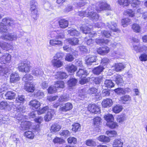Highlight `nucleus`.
<instances>
[{
	"label": "nucleus",
	"instance_id": "obj_1",
	"mask_svg": "<svg viewBox=\"0 0 147 147\" xmlns=\"http://www.w3.org/2000/svg\"><path fill=\"white\" fill-rule=\"evenodd\" d=\"M31 66L29 61H22L18 64V68L20 71L28 72L30 70Z\"/></svg>",
	"mask_w": 147,
	"mask_h": 147
},
{
	"label": "nucleus",
	"instance_id": "obj_2",
	"mask_svg": "<svg viewBox=\"0 0 147 147\" xmlns=\"http://www.w3.org/2000/svg\"><path fill=\"white\" fill-rule=\"evenodd\" d=\"M92 10L91 6H89L87 9L88 12L87 17H89L91 20L97 21L99 18V16L98 14L94 11H91Z\"/></svg>",
	"mask_w": 147,
	"mask_h": 147
},
{
	"label": "nucleus",
	"instance_id": "obj_3",
	"mask_svg": "<svg viewBox=\"0 0 147 147\" xmlns=\"http://www.w3.org/2000/svg\"><path fill=\"white\" fill-rule=\"evenodd\" d=\"M97 5H96V10L98 11L110 9V5L108 4L105 1L100 2L99 3V4Z\"/></svg>",
	"mask_w": 147,
	"mask_h": 147
},
{
	"label": "nucleus",
	"instance_id": "obj_4",
	"mask_svg": "<svg viewBox=\"0 0 147 147\" xmlns=\"http://www.w3.org/2000/svg\"><path fill=\"white\" fill-rule=\"evenodd\" d=\"M1 38L5 40L10 41L15 40H16L18 37L16 34L14 33H7L1 36Z\"/></svg>",
	"mask_w": 147,
	"mask_h": 147
},
{
	"label": "nucleus",
	"instance_id": "obj_5",
	"mask_svg": "<svg viewBox=\"0 0 147 147\" xmlns=\"http://www.w3.org/2000/svg\"><path fill=\"white\" fill-rule=\"evenodd\" d=\"M91 28V26L90 27H88L87 26H85L84 25H83L80 27V29L82 31L83 33L85 34H88L89 36L90 37H94L96 35V33L94 32L92 33V32H90V30Z\"/></svg>",
	"mask_w": 147,
	"mask_h": 147
},
{
	"label": "nucleus",
	"instance_id": "obj_6",
	"mask_svg": "<svg viewBox=\"0 0 147 147\" xmlns=\"http://www.w3.org/2000/svg\"><path fill=\"white\" fill-rule=\"evenodd\" d=\"M3 25L4 26H6L12 27V28L14 27L15 22L14 20L9 18H5L2 20Z\"/></svg>",
	"mask_w": 147,
	"mask_h": 147
},
{
	"label": "nucleus",
	"instance_id": "obj_7",
	"mask_svg": "<svg viewBox=\"0 0 147 147\" xmlns=\"http://www.w3.org/2000/svg\"><path fill=\"white\" fill-rule=\"evenodd\" d=\"M88 109L90 112L95 114L99 113L100 112L99 107L95 104L89 105Z\"/></svg>",
	"mask_w": 147,
	"mask_h": 147
},
{
	"label": "nucleus",
	"instance_id": "obj_8",
	"mask_svg": "<svg viewBox=\"0 0 147 147\" xmlns=\"http://www.w3.org/2000/svg\"><path fill=\"white\" fill-rule=\"evenodd\" d=\"M11 59V56L9 54L6 53L5 54L1 57L0 62L2 64H5L6 63H9Z\"/></svg>",
	"mask_w": 147,
	"mask_h": 147
},
{
	"label": "nucleus",
	"instance_id": "obj_9",
	"mask_svg": "<svg viewBox=\"0 0 147 147\" xmlns=\"http://www.w3.org/2000/svg\"><path fill=\"white\" fill-rule=\"evenodd\" d=\"M55 113V111L53 109H48L47 114L44 117V119L45 121H48L51 120Z\"/></svg>",
	"mask_w": 147,
	"mask_h": 147
},
{
	"label": "nucleus",
	"instance_id": "obj_10",
	"mask_svg": "<svg viewBox=\"0 0 147 147\" xmlns=\"http://www.w3.org/2000/svg\"><path fill=\"white\" fill-rule=\"evenodd\" d=\"M96 57L94 55H89L86 57L85 62L87 65H91L96 61Z\"/></svg>",
	"mask_w": 147,
	"mask_h": 147
},
{
	"label": "nucleus",
	"instance_id": "obj_11",
	"mask_svg": "<svg viewBox=\"0 0 147 147\" xmlns=\"http://www.w3.org/2000/svg\"><path fill=\"white\" fill-rule=\"evenodd\" d=\"M72 108V104L70 102H67L64 105L61 106L60 110L62 111L65 112L71 109Z\"/></svg>",
	"mask_w": 147,
	"mask_h": 147
},
{
	"label": "nucleus",
	"instance_id": "obj_12",
	"mask_svg": "<svg viewBox=\"0 0 147 147\" xmlns=\"http://www.w3.org/2000/svg\"><path fill=\"white\" fill-rule=\"evenodd\" d=\"M89 73L88 71L85 69H79L78 71L77 72V76L80 78H85Z\"/></svg>",
	"mask_w": 147,
	"mask_h": 147
},
{
	"label": "nucleus",
	"instance_id": "obj_13",
	"mask_svg": "<svg viewBox=\"0 0 147 147\" xmlns=\"http://www.w3.org/2000/svg\"><path fill=\"white\" fill-rule=\"evenodd\" d=\"M52 65L55 67H60L63 65V63L60 59L53 58L51 61Z\"/></svg>",
	"mask_w": 147,
	"mask_h": 147
},
{
	"label": "nucleus",
	"instance_id": "obj_14",
	"mask_svg": "<svg viewBox=\"0 0 147 147\" xmlns=\"http://www.w3.org/2000/svg\"><path fill=\"white\" fill-rule=\"evenodd\" d=\"M109 28L113 32H119L120 31L117 28V24L114 22H111L110 23H108L107 24Z\"/></svg>",
	"mask_w": 147,
	"mask_h": 147
},
{
	"label": "nucleus",
	"instance_id": "obj_15",
	"mask_svg": "<svg viewBox=\"0 0 147 147\" xmlns=\"http://www.w3.org/2000/svg\"><path fill=\"white\" fill-rule=\"evenodd\" d=\"M109 51V48L105 47H100L98 48L97 50V52L98 53L101 55H104L108 53Z\"/></svg>",
	"mask_w": 147,
	"mask_h": 147
},
{
	"label": "nucleus",
	"instance_id": "obj_16",
	"mask_svg": "<svg viewBox=\"0 0 147 147\" xmlns=\"http://www.w3.org/2000/svg\"><path fill=\"white\" fill-rule=\"evenodd\" d=\"M24 89L26 91L31 92H33L35 89L34 86L31 83H26Z\"/></svg>",
	"mask_w": 147,
	"mask_h": 147
},
{
	"label": "nucleus",
	"instance_id": "obj_17",
	"mask_svg": "<svg viewBox=\"0 0 147 147\" xmlns=\"http://www.w3.org/2000/svg\"><path fill=\"white\" fill-rule=\"evenodd\" d=\"M113 104L112 100L109 98L104 100L102 103V106L105 108L111 107Z\"/></svg>",
	"mask_w": 147,
	"mask_h": 147
},
{
	"label": "nucleus",
	"instance_id": "obj_18",
	"mask_svg": "<svg viewBox=\"0 0 147 147\" xmlns=\"http://www.w3.org/2000/svg\"><path fill=\"white\" fill-rule=\"evenodd\" d=\"M54 77L56 79H63L66 78L67 77V76L66 73L64 72L58 71L54 75Z\"/></svg>",
	"mask_w": 147,
	"mask_h": 147
},
{
	"label": "nucleus",
	"instance_id": "obj_19",
	"mask_svg": "<svg viewBox=\"0 0 147 147\" xmlns=\"http://www.w3.org/2000/svg\"><path fill=\"white\" fill-rule=\"evenodd\" d=\"M19 76L16 73H13L10 76V81L11 83H16L20 80Z\"/></svg>",
	"mask_w": 147,
	"mask_h": 147
},
{
	"label": "nucleus",
	"instance_id": "obj_20",
	"mask_svg": "<svg viewBox=\"0 0 147 147\" xmlns=\"http://www.w3.org/2000/svg\"><path fill=\"white\" fill-rule=\"evenodd\" d=\"M131 100V97L129 95H125L120 98L119 100L123 104H125L126 102H129Z\"/></svg>",
	"mask_w": 147,
	"mask_h": 147
},
{
	"label": "nucleus",
	"instance_id": "obj_21",
	"mask_svg": "<svg viewBox=\"0 0 147 147\" xmlns=\"http://www.w3.org/2000/svg\"><path fill=\"white\" fill-rule=\"evenodd\" d=\"M66 41L68 43L73 45H77L79 42L78 38H68L66 40Z\"/></svg>",
	"mask_w": 147,
	"mask_h": 147
},
{
	"label": "nucleus",
	"instance_id": "obj_22",
	"mask_svg": "<svg viewBox=\"0 0 147 147\" xmlns=\"http://www.w3.org/2000/svg\"><path fill=\"white\" fill-rule=\"evenodd\" d=\"M16 94L13 91H9L5 94V98L6 99L11 100L15 98Z\"/></svg>",
	"mask_w": 147,
	"mask_h": 147
},
{
	"label": "nucleus",
	"instance_id": "obj_23",
	"mask_svg": "<svg viewBox=\"0 0 147 147\" xmlns=\"http://www.w3.org/2000/svg\"><path fill=\"white\" fill-rule=\"evenodd\" d=\"M66 69L69 72L73 73L76 71L77 68L76 67L73 65L69 64L67 65L66 67Z\"/></svg>",
	"mask_w": 147,
	"mask_h": 147
},
{
	"label": "nucleus",
	"instance_id": "obj_24",
	"mask_svg": "<svg viewBox=\"0 0 147 147\" xmlns=\"http://www.w3.org/2000/svg\"><path fill=\"white\" fill-rule=\"evenodd\" d=\"M97 139L99 141L105 143L108 142L110 140V139L108 137L104 135L100 136Z\"/></svg>",
	"mask_w": 147,
	"mask_h": 147
},
{
	"label": "nucleus",
	"instance_id": "obj_25",
	"mask_svg": "<svg viewBox=\"0 0 147 147\" xmlns=\"http://www.w3.org/2000/svg\"><path fill=\"white\" fill-rule=\"evenodd\" d=\"M49 43L50 45L52 46L55 45L62 46V42L61 40L57 39L56 37L55 39L51 40Z\"/></svg>",
	"mask_w": 147,
	"mask_h": 147
},
{
	"label": "nucleus",
	"instance_id": "obj_26",
	"mask_svg": "<svg viewBox=\"0 0 147 147\" xmlns=\"http://www.w3.org/2000/svg\"><path fill=\"white\" fill-rule=\"evenodd\" d=\"M30 126V124L28 122H22L20 129L22 130H26L29 129Z\"/></svg>",
	"mask_w": 147,
	"mask_h": 147
},
{
	"label": "nucleus",
	"instance_id": "obj_27",
	"mask_svg": "<svg viewBox=\"0 0 147 147\" xmlns=\"http://www.w3.org/2000/svg\"><path fill=\"white\" fill-rule=\"evenodd\" d=\"M29 105L35 109H38L40 106V102L36 100H31L29 104Z\"/></svg>",
	"mask_w": 147,
	"mask_h": 147
},
{
	"label": "nucleus",
	"instance_id": "obj_28",
	"mask_svg": "<svg viewBox=\"0 0 147 147\" xmlns=\"http://www.w3.org/2000/svg\"><path fill=\"white\" fill-rule=\"evenodd\" d=\"M104 68L103 66L100 65L95 68L93 70V72L95 74L97 75H99L102 72Z\"/></svg>",
	"mask_w": 147,
	"mask_h": 147
},
{
	"label": "nucleus",
	"instance_id": "obj_29",
	"mask_svg": "<svg viewBox=\"0 0 147 147\" xmlns=\"http://www.w3.org/2000/svg\"><path fill=\"white\" fill-rule=\"evenodd\" d=\"M32 74L36 76H38L42 75L43 72L42 70L38 68H35L32 70Z\"/></svg>",
	"mask_w": 147,
	"mask_h": 147
},
{
	"label": "nucleus",
	"instance_id": "obj_30",
	"mask_svg": "<svg viewBox=\"0 0 147 147\" xmlns=\"http://www.w3.org/2000/svg\"><path fill=\"white\" fill-rule=\"evenodd\" d=\"M114 78L116 83L118 85H121L123 82L121 76L119 75L116 74L114 75Z\"/></svg>",
	"mask_w": 147,
	"mask_h": 147
},
{
	"label": "nucleus",
	"instance_id": "obj_31",
	"mask_svg": "<svg viewBox=\"0 0 147 147\" xmlns=\"http://www.w3.org/2000/svg\"><path fill=\"white\" fill-rule=\"evenodd\" d=\"M118 4L123 7H127L130 4V0H118Z\"/></svg>",
	"mask_w": 147,
	"mask_h": 147
},
{
	"label": "nucleus",
	"instance_id": "obj_32",
	"mask_svg": "<svg viewBox=\"0 0 147 147\" xmlns=\"http://www.w3.org/2000/svg\"><path fill=\"white\" fill-rule=\"evenodd\" d=\"M114 67L116 71H121L125 68V66L122 63H119L115 64Z\"/></svg>",
	"mask_w": 147,
	"mask_h": 147
},
{
	"label": "nucleus",
	"instance_id": "obj_33",
	"mask_svg": "<svg viewBox=\"0 0 147 147\" xmlns=\"http://www.w3.org/2000/svg\"><path fill=\"white\" fill-rule=\"evenodd\" d=\"M123 142L120 139L115 140L113 143V147H122Z\"/></svg>",
	"mask_w": 147,
	"mask_h": 147
},
{
	"label": "nucleus",
	"instance_id": "obj_34",
	"mask_svg": "<svg viewBox=\"0 0 147 147\" xmlns=\"http://www.w3.org/2000/svg\"><path fill=\"white\" fill-rule=\"evenodd\" d=\"M59 26L61 28H64L67 27L68 25V21L62 19L59 21Z\"/></svg>",
	"mask_w": 147,
	"mask_h": 147
},
{
	"label": "nucleus",
	"instance_id": "obj_35",
	"mask_svg": "<svg viewBox=\"0 0 147 147\" xmlns=\"http://www.w3.org/2000/svg\"><path fill=\"white\" fill-rule=\"evenodd\" d=\"M101 119L99 117H95L93 119V124L94 126L97 127L99 126L101 124Z\"/></svg>",
	"mask_w": 147,
	"mask_h": 147
},
{
	"label": "nucleus",
	"instance_id": "obj_36",
	"mask_svg": "<svg viewBox=\"0 0 147 147\" xmlns=\"http://www.w3.org/2000/svg\"><path fill=\"white\" fill-rule=\"evenodd\" d=\"M123 107L121 105H117L113 108V112L115 113H118L121 111L123 109Z\"/></svg>",
	"mask_w": 147,
	"mask_h": 147
},
{
	"label": "nucleus",
	"instance_id": "obj_37",
	"mask_svg": "<svg viewBox=\"0 0 147 147\" xmlns=\"http://www.w3.org/2000/svg\"><path fill=\"white\" fill-rule=\"evenodd\" d=\"M77 82V80L74 78H72L68 80L67 82V84L68 86L70 87H72L75 86Z\"/></svg>",
	"mask_w": 147,
	"mask_h": 147
},
{
	"label": "nucleus",
	"instance_id": "obj_38",
	"mask_svg": "<svg viewBox=\"0 0 147 147\" xmlns=\"http://www.w3.org/2000/svg\"><path fill=\"white\" fill-rule=\"evenodd\" d=\"M24 136L28 138L32 139L34 138V134L32 132L27 131L24 133Z\"/></svg>",
	"mask_w": 147,
	"mask_h": 147
},
{
	"label": "nucleus",
	"instance_id": "obj_39",
	"mask_svg": "<svg viewBox=\"0 0 147 147\" xmlns=\"http://www.w3.org/2000/svg\"><path fill=\"white\" fill-rule=\"evenodd\" d=\"M33 79V77L29 74H27L24 75L22 78L23 80L26 83H30L29 81Z\"/></svg>",
	"mask_w": 147,
	"mask_h": 147
},
{
	"label": "nucleus",
	"instance_id": "obj_40",
	"mask_svg": "<svg viewBox=\"0 0 147 147\" xmlns=\"http://www.w3.org/2000/svg\"><path fill=\"white\" fill-rule=\"evenodd\" d=\"M97 91L98 89L97 88L94 87H92L88 89L87 92L90 94H94L95 96H97L98 94Z\"/></svg>",
	"mask_w": 147,
	"mask_h": 147
},
{
	"label": "nucleus",
	"instance_id": "obj_41",
	"mask_svg": "<svg viewBox=\"0 0 147 147\" xmlns=\"http://www.w3.org/2000/svg\"><path fill=\"white\" fill-rule=\"evenodd\" d=\"M68 33L71 36H78L80 34V32L76 29H72L68 30Z\"/></svg>",
	"mask_w": 147,
	"mask_h": 147
},
{
	"label": "nucleus",
	"instance_id": "obj_42",
	"mask_svg": "<svg viewBox=\"0 0 147 147\" xmlns=\"http://www.w3.org/2000/svg\"><path fill=\"white\" fill-rule=\"evenodd\" d=\"M131 23V20L128 18L123 19L121 21L122 25L125 27Z\"/></svg>",
	"mask_w": 147,
	"mask_h": 147
},
{
	"label": "nucleus",
	"instance_id": "obj_43",
	"mask_svg": "<svg viewBox=\"0 0 147 147\" xmlns=\"http://www.w3.org/2000/svg\"><path fill=\"white\" fill-rule=\"evenodd\" d=\"M61 128V126L58 124H54L51 126L50 130L51 132H56L59 131Z\"/></svg>",
	"mask_w": 147,
	"mask_h": 147
},
{
	"label": "nucleus",
	"instance_id": "obj_44",
	"mask_svg": "<svg viewBox=\"0 0 147 147\" xmlns=\"http://www.w3.org/2000/svg\"><path fill=\"white\" fill-rule=\"evenodd\" d=\"M123 14L124 15L129 16L131 17H134L135 15L134 12L132 10L127 9L124 11Z\"/></svg>",
	"mask_w": 147,
	"mask_h": 147
},
{
	"label": "nucleus",
	"instance_id": "obj_45",
	"mask_svg": "<svg viewBox=\"0 0 147 147\" xmlns=\"http://www.w3.org/2000/svg\"><path fill=\"white\" fill-rule=\"evenodd\" d=\"M2 49L4 50H8L11 49V46L9 44L5 42H1L0 46Z\"/></svg>",
	"mask_w": 147,
	"mask_h": 147
},
{
	"label": "nucleus",
	"instance_id": "obj_46",
	"mask_svg": "<svg viewBox=\"0 0 147 147\" xmlns=\"http://www.w3.org/2000/svg\"><path fill=\"white\" fill-rule=\"evenodd\" d=\"M132 29L134 32L137 33L140 32L141 30L140 26L139 25L136 23H134L133 24L132 26Z\"/></svg>",
	"mask_w": 147,
	"mask_h": 147
},
{
	"label": "nucleus",
	"instance_id": "obj_47",
	"mask_svg": "<svg viewBox=\"0 0 147 147\" xmlns=\"http://www.w3.org/2000/svg\"><path fill=\"white\" fill-rule=\"evenodd\" d=\"M105 86L108 88H111L114 86V84L110 80H106L105 81Z\"/></svg>",
	"mask_w": 147,
	"mask_h": 147
},
{
	"label": "nucleus",
	"instance_id": "obj_48",
	"mask_svg": "<svg viewBox=\"0 0 147 147\" xmlns=\"http://www.w3.org/2000/svg\"><path fill=\"white\" fill-rule=\"evenodd\" d=\"M103 77L101 76L93 78V81L96 84H99L102 82Z\"/></svg>",
	"mask_w": 147,
	"mask_h": 147
},
{
	"label": "nucleus",
	"instance_id": "obj_49",
	"mask_svg": "<svg viewBox=\"0 0 147 147\" xmlns=\"http://www.w3.org/2000/svg\"><path fill=\"white\" fill-rule=\"evenodd\" d=\"M55 86L57 88H63L64 87V83L62 81H57L55 82Z\"/></svg>",
	"mask_w": 147,
	"mask_h": 147
},
{
	"label": "nucleus",
	"instance_id": "obj_50",
	"mask_svg": "<svg viewBox=\"0 0 147 147\" xmlns=\"http://www.w3.org/2000/svg\"><path fill=\"white\" fill-rule=\"evenodd\" d=\"M104 119L106 120L108 123L110 122L111 121H113L114 117L111 114H108L105 115L104 116Z\"/></svg>",
	"mask_w": 147,
	"mask_h": 147
},
{
	"label": "nucleus",
	"instance_id": "obj_51",
	"mask_svg": "<svg viewBox=\"0 0 147 147\" xmlns=\"http://www.w3.org/2000/svg\"><path fill=\"white\" fill-rule=\"evenodd\" d=\"M126 119V115L124 114L119 115L117 118V121L119 123L123 122Z\"/></svg>",
	"mask_w": 147,
	"mask_h": 147
},
{
	"label": "nucleus",
	"instance_id": "obj_52",
	"mask_svg": "<svg viewBox=\"0 0 147 147\" xmlns=\"http://www.w3.org/2000/svg\"><path fill=\"white\" fill-rule=\"evenodd\" d=\"M114 91L117 94L119 95L123 94L126 93L125 90L121 88L115 89Z\"/></svg>",
	"mask_w": 147,
	"mask_h": 147
},
{
	"label": "nucleus",
	"instance_id": "obj_53",
	"mask_svg": "<svg viewBox=\"0 0 147 147\" xmlns=\"http://www.w3.org/2000/svg\"><path fill=\"white\" fill-rule=\"evenodd\" d=\"M87 3L86 1H81V2L75 3L74 5L77 7H81L86 5Z\"/></svg>",
	"mask_w": 147,
	"mask_h": 147
},
{
	"label": "nucleus",
	"instance_id": "obj_54",
	"mask_svg": "<svg viewBox=\"0 0 147 147\" xmlns=\"http://www.w3.org/2000/svg\"><path fill=\"white\" fill-rule=\"evenodd\" d=\"M72 130L75 132H76L79 129H80V124L78 123H74L72 125Z\"/></svg>",
	"mask_w": 147,
	"mask_h": 147
},
{
	"label": "nucleus",
	"instance_id": "obj_55",
	"mask_svg": "<svg viewBox=\"0 0 147 147\" xmlns=\"http://www.w3.org/2000/svg\"><path fill=\"white\" fill-rule=\"evenodd\" d=\"M133 47L134 49L137 52L142 51L143 50L142 49V48L143 47L144 48V49L145 50L147 49V48L145 46H142V47L141 48V47L134 45H133Z\"/></svg>",
	"mask_w": 147,
	"mask_h": 147
},
{
	"label": "nucleus",
	"instance_id": "obj_56",
	"mask_svg": "<svg viewBox=\"0 0 147 147\" xmlns=\"http://www.w3.org/2000/svg\"><path fill=\"white\" fill-rule=\"evenodd\" d=\"M130 3L132 7H135L140 4V1L138 0H132L131 1Z\"/></svg>",
	"mask_w": 147,
	"mask_h": 147
},
{
	"label": "nucleus",
	"instance_id": "obj_57",
	"mask_svg": "<svg viewBox=\"0 0 147 147\" xmlns=\"http://www.w3.org/2000/svg\"><path fill=\"white\" fill-rule=\"evenodd\" d=\"M8 70L7 68L6 67H2L1 66H0V75L3 76L8 73Z\"/></svg>",
	"mask_w": 147,
	"mask_h": 147
},
{
	"label": "nucleus",
	"instance_id": "obj_58",
	"mask_svg": "<svg viewBox=\"0 0 147 147\" xmlns=\"http://www.w3.org/2000/svg\"><path fill=\"white\" fill-rule=\"evenodd\" d=\"M86 144L88 146H93L96 144V143L93 140L88 139L86 141Z\"/></svg>",
	"mask_w": 147,
	"mask_h": 147
},
{
	"label": "nucleus",
	"instance_id": "obj_59",
	"mask_svg": "<svg viewBox=\"0 0 147 147\" xmlns=\"http://www.w3.org/2000/svg\"><path fill=\"white\" fill-rule=\"evenodd\" d=\"M107 125L109 127L111 128H114L117 126V125L116 123L113 122V121H111L110 122H108L107 123Z\"/></svg>",
	"mask_w": 147,
	"mask_h": 147
},
{
	"label": "nucleus",
	"instance_id": "obj_60",
	"mask_svg": "<svg viewBox=\"0 0 147 147\" xmlns=\"http://www.w3.org/2000/svg\"><path fill=\"white\" fill-rule=\"evenodd\" d=\"M7 30V26H4L2 23H0V33L6 32Z\"/></svg>",
	"mask_w": 147,
	"mask_h": 147
},
{
	"label": "nucleus",
	"instance_id": "obj_61",
	"mask_svg": "<svg viewBox=\"0 0 147 147\" xmlns=\"http://www.w3.org/2000/svg\"><path fill=\"white\" fill-rule=\"evenodd\" d=\"M106 134L110 137H113L116 135L117 133L115 131H107Z\"/></svg>",
	"mask_w": 147,
	"mask_h": 147
},
{
	"label": "nucleus",
	"instance_id": "obj_62",
	"mask_svg": "<svg viewBox=\"0 0 147 147\" xmlns=\"http://www.w3.org/2000/svg\"><path fill=\"white\" fill-rule=\"evenodd\" d=\"M36 3L35 1L34 0L31 1L30 2V11L34 10L36 9Z\"/></svg>",
	"mask_w": 147,
	"mask_h": 147
},
{
	"label": "nucleus",
	"instance_id": "obj_63",
	"mask_svg": "<svg viewBox=\"0 0 147 147\" xmlns=\"http://www.w3.org/2000/svg\"><path fill=\"white\" fill-rule=\"evenodd\" d=\"M49 107L48 106L44 107L41 109H39L37 112L38 115L43 114L45 112L48 110Z\"/></svg>",
	"mask_w": 147,
	"mask_h": 147
},
{
	"label": "nucleus",
	"instance_id": "obj_64",
	"mask_svg": "<svg viewBox=\"0 0 147 147\" xmlns=\"http://www.w3.org/2000/svg\"><path fill=\"white\" fill-rule=\"evenodd\" d=\"M64 141L62 139L57 137L53 140V142L55 143H59L60 144L63 143Z\"/></svg>",
	"mask_w": 147,
	"mask_h": 147
}]
</instances>
